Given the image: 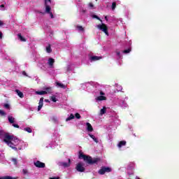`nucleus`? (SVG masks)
<instances>
[{"instance_id":"1","label":"nucleus","mask_w":179,"mask_h":179,"mask_svg":"<svg viewBox=\"0 0 179 179\" xmlns=\"http://www.w3.org/2000/svg\"><path fill=\"white\" fill-rule=\"evenodd\" d=\"M0 138L3 142H5L7 146L13 150H23L24 148H27V143H24V141L13 135L5 133V131L1 129Z\"/></svg>"},{"instance_id":"2","label":"nucleus","mask_w":179,"mask_h":179,"mask_svg":"<svg viewBox=\"0 0 179 179\" xmlns=\"http://www.w3.org/2000/svg\"><path fill=\"white\" fill-rule=\"evenodd\" d=\"M79 159H83V160H84V162L88 164H94L98 163V162H100V158H92V157L85 155L83 153H80Z\"/></svg>"},{"instance_id":"3","label":"nucleus","mask_w":179,"mask_h":179,"mask_svg":"<svg viewBox=\"0 0 179 179\" xmlns=\"http://www.w3.org/2000/svg\"><path fill=\"white\" fill-rule=\"evenodd\" d=\"M51 0H45V12H38V13H41L42 15H44L47 13L49 15L51 19H54V15L51 12Z\"/></svg>"},{"instance_id":"4","label":"nucleus","mask_w":179,"mask_h":179,"mask_svg":"<svg viewBox=\"0 0 179 179\" xmlns=\"http://www.w3.org/2000/svg\"><path fill=\"white\" fill-rule=\"evenodd\" d=\"M96 101H104L107 100V96L106 95V92L103 90H99V96L95 98Z\"/></svg>"},{"instance_id":"5","label":"nucleus","mask_w":179,"mask_h":179,"mask_svg":"<svg viewBox=\"0 0 179 179\" xmlns=\"http://www.w3.org/2000/svg\"><path fill=\"white\" fill-rule=\"evenodd\" d=\"M60 141H61V138H59V136H54L52 137V141L50 144V148L54 149L55 146L58 145V143H59Z\"/></svg>"},{"instance_id":"6","label":"nucleus","mask_w":179,"mask_h":179,"mask_svg":"<svg viewBox=\"0 0 179 179\" xmlns=\"http://www.w3.org/2000/svg\"><path fill=\"white\" fill-rule=\"evenodd\" d=\"M96 27L99 30L105 33L106 36H108V28H107V25H106V24H98L96 25Z\"/></svg>"},{"instance_id":"7","label":"nucleus","mask_w":179,"mask_h":179,"mask_svg":"<svg viewBox=\"0 0 179 179\" xmlns=\"http://www.w3.org/2000/svg\"><path fill=\"white\" fill-rule=\"evenodd\" d=\"M112 169L110 167L108 166H103L101 169L99 171V174L101 176H103V174H106V173H111Z\"/></svg>"},{"instance_id":"8","label":"nucleus","mask_w":179,"mask_h":179,"mask_svg":"<svg viewBox=\"0 0 179 179\" xmlns=\"http://www.w3.org/2000/svg\"><path fill=\"white\" fill-rule=\"evenodd\" d=\"M76 169L77 170V171H79L80 173H83V171H85V163H83V162H78L76 164Z\"/></svg>"},{"instance_id":"9","label":"nucleus","mask_w":179,"mask_h":179,"mask_svg":"<svg viewBox=\"0 0 179 179\" xmlns=\"http://www.w3.org/2000/svg\"><path fill=\"white\" fill-rule=\"evenodd\" d=\"M58 166H61V167H69V166H71V159H68V162H59L57 163Z\"/></svg>"},{"instance_id":"10","label":"nucleus","mask_w":179,"mask_h":179,"mask_svg":"<svg viewBox=\"0 0 179 179\" xmlns=\"http://www.w3.org/2000/svg\"><path fill=\"white\" fill-rule=\"evenodd\" d=\"M34 164V166H36V167H38V169H44V167H45V164L40 161L35 162Z\"/></svg>"},{"instance_id":"11","label":"nucleus","mask_w":179,"mask_h":179,"mask_svg":"<svg viewBox=\"0 0 179 179\" xmlns=\"http://www.w3.org/2000/svg\"><path fill=\"white\" fill-rule=\"evenodd\" d=\"M101 57L96 56V55H92L90 56L89 59L91 62H96V61H99V59H101Z\"/></svg>"},{"instance_id":"12","label":"nucleus","mask_w":179,"mask_h":179,"mask_svg":"<svg viewBox=\"0 0 179 179\" xmlns=\"http://www.w3.org/2000/svg\"><path fill=\"white\" fill-rule=\"evenodd\" d=\"M55 63V59H52V58H49L48 59L47 64L49 66V68H54V64Z\"/></svg>"},{"instance_id":"13","label":"nucleus","mask_w":179,"mask_h":179,"mask_svg":"<svg viewBox=\"0 0 179 179\" xmlns=\"http://www.w3.org/2000/svg\"><path fill=\"white\" fill-rule=\"evenodd\" d=\"M85 128L87 132H93V126L90 123L87 122L85 124Z\"/></svg>"},{"instance_id":"14","label":"nucleus","mask_w":179,"mask_h":179,"mask_svg":"<svg viewBox=\"0 0 179 179\" xmlns=\"http://www.w3.org/2000/svg\"><path fill=\"white\" fill-rule=\"evenodd\" d=\"M43 106H44V98H41L39 100L38 106V111H40L41 108H43Z\"/></svg>"},{"instance_id":"15","label":"nucleus","mask_w":179,"mask_h":179,"mask_svg":"<svg viewBox=\"0 0 179 179\" xmlns=\"http://www.w3.org/2000/svg\"><path fill=\"white\" fill-rule=\"evenodd\" d=\"M43 92L45 94H50V93H52V88L51 87H45L43 88Z\"/></svg>"},{"instance_id":"16","label":"nucleus","mask_w":179,"mask_h":179,"mask_svg":"<svg viewBox=\"0 0 179 179\" xmlns=\"http://www.w3.org/2000/svg\"><path fill=\"white\" fill-rule=\"evenodd\" d=\"M55 86H56V87H60V89H66V85H65L58 81H57L55 83Z\"/></svg>"},{"instance_id":"17","label":"nucleus","mask_w":179,"mask_h":179,"mask_svg":"<svg viewBox=\"0 0 179 179\" xmlns=\"http://www.w3.org/2000/svg\"><path fill=\"white\" fill-rule=\"evenodd\" d=\"M107 113V107L103 106V108L99 110V115L101 117Z\"/></svg>"},{"instance_id":"18","label":"nucleus","mask_w":179,"mask_h":179,"mask_svg":"<svg viewBox=\"0 0 179 179\" xmlns=\"http://www.w3.org/2000/svg\"><path fill=\"white\" fill-rule=\"evenodd\" d=\"M87 84L90 85L87 86V90L88 91L93 90V87H94V83L90 82V83H87Z\"/></svg>"},{"instance_id":"19","label":"nucleus","mask_w":179,"mask_h":179,"mask_svg":"<svg viewBox=\"0 0 179 179\" xmlns=\"http://www.w3.org/2000/svg\"><path fill=\"white\" fill-rule=\"evenodd\" d=\"M50 100H51V101H53V103H57V101H58V94L52 95L50 96Z\"/></svg>"},{"instance_id":"20","label":"nucleus","mask_w":179,"mask_h":179,"mask_svg":"<svg viewBox=\"0 0 179 179\" xmlns=\"http://www.w3.org/2000/svg\"><path fill=\"white\" fill-rule=\"evenodd\" d=\"M125 145H127V141H122L117 143V148L121 149V148H123V146H125Z\"/></svg>"},{"instance_id":"21","label":"nucleus","mask_w":179,"mask_h":179,"mask_svg":"<svg viewBox=\"0 0 179 179\" xmlns=\"http://www.w3.org/2000/svg\"><path fill=\"white\" fill-rule=\"evenodd\" d=\"M89 136L92 138V139L96 143H99V138L96 137V136L92 134H88Z\"/></svg>"},{"instance_id":"22","label":"nucleus","mask_w":179,"mask_h":179,"mask_svg":"<svg viewBox=\"0 0 179 179\" xmlns=\"http://www.w3.org/2000/svg\"><path fill=\"white\" fill-rule=\"evenodd\" d=\"M17 38H18V40H20V41H22L24 43L26 42V38H24V36H22V34H18Z\"/></svg>"},{"instance_id":"23","label":"nucleus","mask_w":179,"mask_h":179,"mask_svg":"<svg viewBox=\"0 0 179 179\" xmlns=\"http://www.w3.org/2000/svg\"><path fill=\"white\" fill-rule=\"evenodd\" d=\"M15 92L17 93V96L20 97V99H23L24 95H23V92H20L19 90H15Z\"/></svg>"},{"instance_id":"24","label":"nucleus","mask_w":179,"mask_h":179,"mask_svg":"<svg viewBox=\"0 0 179 179\" xmlns=\"http://www.w3.org/2000/svg\"><path fill=\"white\" fill-rule=\"evenodd\" d=\"M76 30H78V31H82V32L85 31V28H83V27H82L80 25H77L76 27Z\"/></svg>"},{"instance_id":"25","label":"nucleus","mask_w":179,"mask_h":179,"mask_svg":"<svg viewBox=\"0 0 179 179\" xmlns=\"http://www.w3.org/2000/svg\"><path fill=\"white\" fill-rule=\"evenodd\" d=\"M87 8H88L89 9H96V6H95L94 4H93V3H92V2L88 3V4H87Z\"/></svg>"},{"instance_id":"26","label":"nucleus","mask_w":179,"mask_h":179,"mask_svg":"<svg viewBox=\"0 0 179 179\" xmlns=\"http://www.w3.org/2000/svg\"><path fill=\"white\" fill-rule=\"evenodd\" d=\"M80 86H81V89H83V90H86L87 86H90V84H87V83H85L81 84Z\"/></svg>"},{"instance_id":"27","label":"nucleus","mask_w":179,"mask_h":179,"mask_svg":"<svg viewBox=\"0 0 179 179\" xmlns=\"http://www.w3.org/2000/svg\"><path fill=\"white\" fill-rule=\"evenodd\" d=\"M0 179H17V178H13L12 176H6L1 177Z\"/></svg>"},{"instance_id":"28","label":"nucleus","mask_w":179,"mask_h":179,"mask_svg":"<svg viewBox=\"0 0 179 179\" xmlns=\"http://www.w3.org/2000/svg\"><path fill=\"white\" fill-rule=\"evenodd\" d=\"M24 131H25V132H28L29 134H31V132H33V130L30 127L24 128Z\"/></svg>"},{"instance_id":"29","label":"nucleus","mask_w":179,"mask_h":179,"mask_svg":"<svg viewBox=\"0 0 179 179\" xmlns=\"http://www.w3.org/2000/svg\"><path fill=\"white\" fill-rule=\"evenodd\" d=\"M8 122L10 124H13V122H15V117H13V116H8Z\"/></svg>"},{"instance_id":"30","label":"nucleus","mask_w":179,"mask_h":179,"mask_svg":"<svg viewBox=\"0 0 179 179\" xmlns=\"http://www.w3.org/2000/svg\"><path fill=\"white\" fill-rule=\"evenodd\" d=\"M115 8H117V2L113 1L111 6L112 10H115Z\"/></svg>"},{"instance_id":"31","label":"nucleus","mask_w":179,"mask_h":179,"mask_svg":"<svg viewBox=\"0 0 179 179\" xmlns=\"http://www.w3.org/2000/svg\"><path fill=\"white\" fill-rule=\"evenodd\" d=\"M73 118H75V115H73V114H71L70 116L66 119V121H71V120H73Z\"/></svg>"},{"instance_id":"32","label":"nucleus","mask_w":179,"mask_h":179,"mask_svg":"<svg viewBox=\"0 0 179 179\" xmlns=\"http://www.w3.org/2000/svg\"><path fill=\"white\" fill-rule=\"evenodd\" d=\"M35 93H36V94H38L39 96H43V95L45 94L44 92V90L36 91Z\"/></svg>"},{"instance_id":"33","label":"nucleus","mask_w":179,"mask_h":179,"mask_svg":"<svg viewBox=\"0 0 179 179\" xmlns=\"http://www.w3.org/2000/svg\"><path fill=\"white\" fill-rule=\"evenodd\" d=\"M52 51V50H51V45H48L46 47V52H48L50 54V52H51Z\"/></svg>"},{"instance_id":"34","label":"nucleus","mask_w":179,"mask_h":179,"mask_svg":"<svg viewBox=\"0 0 179 179\" xmlns=\"http://www.w3.org/2000/svg\"><path fill=\"white\" fill-rule=\"evenodd\" d=\"M92 17H93V19H97V20H100V22H101V23L103 22V20H101V19H100V17H99L96 15H92Z\"/></svg>"},{"instance_id":"35","label":"nucleus","mask_w":179,"mask_h":179,"mask_svg":"<svg viewBox=\"0 0 179 179\" xmlns=\"http://www.w3.org/2000/svg\"><path fill=\"white\" fill-rule=\"evenodd\" d=\"M11 160L15 166H17V159L16 158H13Z\"/></svg>"},{"instance_id":"36","label":"nucleus","mask_w":179,"mask_h":179,"mask_svg":"<svg viewBox=\"0 0 179 179\" xmlns=\"http://www.w3.org/2000/svg\"><path fill=\"white\" fill-rule=\"evenodd\" d=\"M121 107L122 108H127V107H128V104H127L125 102H123V103L121 105Z\"/></svg>"},{"instance_id":"37","label":"nucleus","mask_w":179,"mask_h":179,"mask_svg":"<svg viewBox=\"0 0 179 179\" xmlns=\"http://www.w3.org/2000/svg\"><path fill=\"white\" fill-rule=\"evenodd\" d=\"M5 115H6V113H5V111L1 110H0V116L3 117Z\"/></svg>"},{"instance_id":"38","label":"nucleus","mask_w":179,"mask_h":179,"mask_svg":"<svg viewBox=\"0 0 179 179\" xmlns=\"http://www.w3.org/2000/svg\"><path fill=\"white\" fill-rule=\"evenodd\" d=\"M123 52L124 54H129V52H131V49L124 50Z\"/></svg>"},{"instance_id":"39","label":"nucleus","mask_w":179,"mask_h":179,"mask_svg":"<svg viewBox=\"0 0 179 179\" xmlns=\"http://www.w3.org/2000/svg\"><path fill=\"white\" fill-rule=\"evenodd\" d=\"M0 10H5V5L4 4L0 5Z\"/></svg>"},{"instance_id":"40","label":"nucleus","mask_w":179,"mask_h":179,"mask_svg":"<svg viewBox=\"0 0 179 179\" xmlns=\"http://www.w3.org/2000/svg\"><path fill=\"white\" fill-rule=\"evenodd\" d=\"M75 117L77 120H80V115L79 113H76Z\"/></svg>"},{"instance_id":"41","label":"nucleus","mask_w":179,"mask_h":179,"mask_svg":"<svg viewBox=\"0 0 179 179\" xmlns=\"http://www.w3.org/2000/svg\"><path fill=\"white\" fill-rule=\"evenodd\" d=\"M4 108H7L8 110H9V108H10V105H9V103H5V104H4Z\"/></svg>"},{"instance_id":"42","label":"nucleus","mask_w":179,"mask_h":179,"mask_svg":"<svg viewBox=\"0 0 179 179\" xmlns=\"http://www.w3.org/2000/svg\"><path fill=\"white\" fill-rule=\"evenodd\" d=\"M13 127H14V128H19V125L17 124H13Z\"/></svg>"},{"instance_id":"43","label":"nucleus","mask_w":179,"mask_h":179,"mask_svg":"<svg viewBox=\"0 0 179 179\" xmlns=\"http://www.w3.org/2000/svg\"><path fill=\"white\" fill-rule=\"evenodd\" d=\"M4 158L5 157H3V155H0V162H2V160H3Z\"/></svg>"},{"instance_id":"44","label":"nucleus","mask_w":179,"mask_h":179,"mask_svg":"<svg viewBox=\"0 0 179 179\" xmlns=\"http://www.w3.org/2000/svg\"><path fill=\"white\" fill-rule=\"evenodd\" d=\"M116 55L117 57H120V55H121V52L120 51H116Z\"/></svg>"},{"instance_id":"45","label":"nucleus","mask_w":179,"mask_h":179,"mask_svg":"<svg viewBox=\"0 0 179 179\" xmlns=\"http://www.w3.org/2000/svg\"><path fill=\"white\" fill-rule=\"evenodd\" d=\"M116 86L118 87L119 90H122V87H121L120 85H116Z\"/></svg>"},{"instance_id":"46","label":"nucleus","mask_w":179,"mask_h":179,"mask_svg":"<svg viewBox=\"0 0 179 179\" xmlns=\"http://www.w3.org/2000/svg\"><path fill=\"white\" fill-rule=\"evenodd\" d=\"M80 13H86V10L83 9V10H80Z\"/></svg>"},{"instance_id":"47","label":"nucleus","mask_w":179,"mask_h":179,"mask_svg":"<svg viewBox=\"0 0 179 179\" xmlns=\"http://www.w3.org/2000/svg\"><path fill=\"white\" fill-rule=\"evenodd\" d=\"M49 179H59V177H52L50 178Z\"/></svg>"},{"instance_id":"48","label":"nucleus","mask_w":179,"mask_h":179,"mask_svg":"<svg viewBox=\"0 0 179 179\" xmlns=\"http://www.w3.org/2000/svg\"><path fill=\"white\" fill-rule=\"evenodd\" d=\"M23 173H24V174H27V171L26 169H23Z\"/></svg>"},{"instance_id":"49","label":"nucleus","mask_w":179,"mask_h":179,"mask_svg":"<svg viewBox=\"0 0 179 179\" xmlns=\"http://www.w3.org/2000/svg\"><path fill=\"white\" fill-rule=\"evenodd\" d=\"M2 36H3V34L2 32L0 31V40L2 39Z\"/></svg>"},{"instance_id":"50","label":"nucleus","mask_w":179,"mask_h":179,"mask_svg":"<svg viewBox=\"0 0 179 179\" xmlns=\"http://www.w3.org/2000/svg\"><path fill=\"white\" fill-rule=\"evenodd\" d=\"M1 26H3V22L2 21H0V27Z\"/></svg>"},{"instance_id":"51","label":"nucleus","mask_w":179,"mask_h":179,"mask_svg":"<svg viewBox=\"0 0 179 179\" xmlns=\"http://www.w3.org/2000/svg\"><path fill=\"white\" fill-rule=\"evenodd\" d=\"M22 75H24V76H27V74H26L25 71H22Z\"/></svg>"},{"instance_id":"52","label":"nucleus","mask_w":179,"mask_h":179,"mask_svg":"<svg viewBox=\"0 0 179 179\" xmlns=\"http://www.w3.org/2000/svg\"><path fill=\"white\" fill-rule=\"evenodd\" d=\"M45 103H50V100H48V99H45Z\"/></svg>"},{"instance_id":"53","label":"nucleus","mask_w":179,"mask_h":179,"mask_svg":"<svg viewBox=\"0 0 179 179\" xmlns=\"http://www.w3.org/2000/svg\"><path fill=\"white\" fill-rule=\"evenodd\" d=\"M105 20H106V22L108 21V18L107 17V16H105Z\"/></svg>"},{"instance_id":"54","label":"nucleus","mask_w":179,"mask_h":179,"mask_svg":"<svg viewBox=\"0 0 179 179\" xmlns=\"http://www.w3.org/2000/svg\"><path fill=\"white\" fill-rule=\"evenodd\" d=\"M135 164L132 163V165L134 166Z\"/></svg>"},{"instance_id":"55","label":"nucleus","mask_w":179,"mask_h":179,"mask_svg":"<svg viewBox=\"0 0 179 179\" xmlns=\"http://www.w3.org/2000/svg\"><path fill=\"white\" fill-rule=\"evenodd\" d=\"M41 68H43V67H41V66H39Z\"/></svg>"},{"instance_id":"56","label":"nucleus","mask_w":179,"mask_h":179,"mask_svg":"<svg viewBox=\"0 0 179 179\" xmlns=\"http://www.w3.org/2000/svg\"><path fill=\"white\" fill-rule=\"evenodd\" d=\"M129 179H131V178H129Z\"/></svg>"},{"instance_id":"57","label":"nucleus","mask_w":179,"mask_h":179,"mask_svg":"<svg viewBox=\"0 0 179 179\" xmlns=\"http://www.w3.org/2000/svg\"><path fill=\"white\" fill-rule=\"evenodd\" d=\"M95 1H97V0H95Z\"/></svg>"}]
</instances>
